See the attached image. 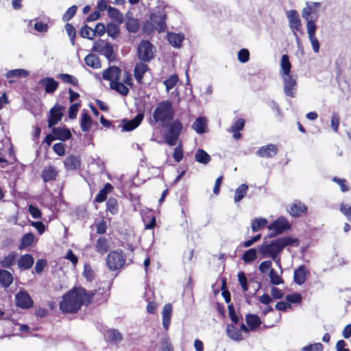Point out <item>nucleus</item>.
<instances>
[{
	"mask_svg": "<svg viewBox=\"0 0 351 351\" xmlns=\"http://www.w3.org/2000/svg\"><path fill=\"white\" fill-rule=\"evenodd\" d=\"M93 125L91 117L86 112H82L80 127L83 132H89Z\"/></svg>",
	"mask_w": 351,
	"mask_h": 351,
	"instance_id": "ea45409f",
	"label": "nucleus"
},
{
	"mask_svg": "<svg viewBox=\"0 0 351 351\" xmlns=\"http://www.w3.org/2000/svg\"><path fill=\"white\" fill-rule=\"evenodd\" d=\"M52 134L54 135L56 139L62 141H65L71 137V133L69 129L60 127L53 128Z\"/></svg>",
	"mask_w": 351,
	"mask_h": 351,
	"instance_id": "7c9ffc66",
	"label": "nucleus"
},
{
	"mask_svg": "<svg viewBox=\"0 0 351 351\" xmlns=\"http://www.w3.org/2000/svg\"><path fill=\"white\" fill-rule=\"evenodd\" d=\"M106 338L108 342L118 343L123 340V335L117 329H109L106 331Z\"/></svg>",
	"mask_w": 351,
	"mask_h": 351,
	"instance_id": "4c0bfd02",
	"label": "nucleus"
},
{
	"mask_svg": "<svg viewBox=\"0 0 351 351\" xmlns=\"http://www.w3.org/2000/svg\"><path fill=\"white\" fill-rule=\"evenodd\" d=\"M324 346L321 343H314L302 348L301 351H323Z\"/></svg>",
	"mask_w": 351,
	"mask_h": 351,
	"instance_id": "0e129e2a",
	"label": "nucleus"
},
{
	"mask_svg": "<svg viewBox=\"0 0 351 351\" xmlns=\"http://www.w3.org/2000/svg\"><path fill=\"white\" fill-rule=\"evenodd\" d=\"M148 70L149 66L143 62H138L136 64L134 70V75L138 84L143 83V75Z\"/></svg>",
	"mask_w": 351,
	"mask_h": 351,
	"instance_id": "bb28decb",
	"label": "nucleus"
},
{
	"mask_svg": "<svg viewBox=\"0 0 351 351\" xmlns=\"http://www.w3.org/2000/svg\"><path fill=\"white\" fill-rule=\"evenodd\" d=\"M178 76L176 74L171 75L169 78L165 80L163 82V84L165 86L167 91H169L171 89H172L178 83Z\"/></svg>",
	"mask_w": 351,
	"mask_h": 351,
	"instance_id": "5fc2aeb1",
	"label": "nucleus"
},
{
	"mask_svg": "<svg viewBox=\"0 0 351 351\" xmlns=\"http://www.w3.org/2000/svg\"><path fill=\"white\" fill-rule=\"evenodd\" d=\"M108 14L110 18L114 19L119 23H121L123 20V14L115 8L109 6L108 8Z\"/></svg>",
	"mask_w": 351,
	"mask_h": 351,
	"instance_id": "864d4df0",
	"label": "nucleus"
},
{
	"mask_svg": "<svg viewBox=\"0 0 351 351\" xmlns=\"http://www.w3.org/2000/svg\"><path fill=\"white\" fill-rule=\"evenodd\" d=\"M58 78L61 80L64 83L70 84L73 86H79L78 80L72 75L68 73H61L58 75Z\"/></svg>",
	"mask_w": 351,
	"mask_h": 351,
	"instance_id": "49530a36",
	"label": "nucleus"
},
{
	"mask_svg": "<svg viewBox=\"0 0 351 351\" xmlns=\"http://www.w3.org/2000/svg\"><path fill=\"white\" fill-rule=\"evenodd\" d=\"M195 159L197 162L203 165L208 164L211 160L210 155L202 149L197 150L195 154Z\"/></svg>",
	"mask_w": 351,
	"mask_h": 351,
	"instance_id": "a19ab883",
	"label": "nucleus"
},
{
	"mask_svg": "<svg viewBox=\"0 0 351 351\" xmlns=\"http://www.w3.org/2000/svg\"><path fill=\"white\" fill-rule=\"evenodd\" d=\"M93 300V294H88L84 288L74 287L62 296L60 309L65 313H76L82 305L90 304Z\"/></svg>",
	"mask_w": 351,
	"mask_h": 351,
	"instance_id": "f257e3e1",
	"label": "nucleus"
},
{
	"mask_svg": "<svg viewBox=\"0 0 351 351\" xmlns=\"http://www.w3.org/2000/svg\"><path fill=\"white\" fill-rule=\"evenodd\" d=\"M269 278L272 285H278L283 283L282 279L278 275L274 269H271L269 271Z\"/></svg>",
	"mask_w": 351,
	"mask_h": 351,
	"instance_id": "69168bd1",
	"label": "nucleus"
},
{
	"mask_svg": "<svg viewBox=\"0 0 351 351\" xmlns=\"http://www.w3.org/2000/svg\"><path fill=\"white\" fill-rule=\"evenodd\" d=\"M65 29L68 36L70 38V40L71 44L73 45L75 44V38L76 35V30L73 25L71 23H66L65 25Z\"/></svg>",
	"mask_w": 351,
	"mask_h": 351,
	"instance_id": "e2e57ef3",
	"label": "nucleus"
},
{
	"mask_svg": "<svg viewBox=\"0 0 351 351\" xmlns=\"http://www.w3.org/2000/svg\"><path fill=\"white\" fill-rule=\"evenodd\" d=\"M64 169L66 171H75L80 169L82 160L80 156L71 154L63 161Z\"/></svg>",
	"mask_w": 351,
	"mask_h": 351,
	"instance_id": "f3484780",
	"label": "nucleus"
},
{
	"mask_svg": "<svg viewBox=\"0 0 351 351\" xmlns=\"http://www.w3.org/2000/svg\"><path fill=\"white\" fill-rule=\"evenodd\" d=\"M316 30H317V28H315V27L313 25H311L309 27V28H307L308 38L311 43L313 49L315 53H318L319 51V43L316 38V35H315Z\"/></svg>",
	"mask_w": 351,
	"mask_h": 351,
	"instance_id": "e433bc0d",
	"label": "nucleus"
},
{
	"mask_svg": "<svg viewBox=\"0 0 351 351\" xmlns=\"http://www.w3.org/2000/svg\"><path fill=\"white\" fill-rule=\"evenodd\" d=\"M321 7V3L319 2L306 3V5L303 8L302 12V16L306 21V27L309 28L311 25L317 28L315 22L319 18V10Z\"/></svg>",
	"mask_w": 351,
	"mask_h": 351,
	"instance_id": "20e7f679",
	"label": "nucleus"
},
{
	"mask_svg": "<svg viewBox=\"0 0 351 351\" xmlns=\"http://www.w3.org/2000/svg\"><path fill=\"white\" fill-rule=\"evenodd\" d=\"M308 274H309V272L306 266L304 265H300L294 271L293 280L297 285H302L305 282Z\"/></svg>",
	"mask_w": 351,
	"mask_h": 351,
	"instance_id": "5701e85b",
	"label": "nucleus"
},
{
	"mask_svg": "<svg viewBox=\"0 0 351 351\" xmlns=\"http://www.w3.org/2000/svg\"><path fill=\"white\" fill-rule=\"evenodd\" d=\"M172 311V305L170 303L166 304L162 309V325L166 330L169 329L171 324Z\"/></svg>",
	"mask_w": 351,
	"mask_h": 351,
	"instance_id": "a878e982",
	"label": "nucleus"
},
{
	"mask_svg": "<svg viewBox=\"0 0 351 351\" xmlns=\"http://www.w3.org/2000/svg\"><path fill=\"white\" fill-rule=\"evenodd\" d=\"M245 322L247 326L241 322V329L246 334H249L250 331H256L262 323L258 315L251 313H248L245 315Z\"/></svg>",
	"mask_w": 351,
	"mask_h": 351,
	"instance_id": "9d476101",
	"label": "nucleus"
},
{
	"mask_svg": "<svg viewBox=\"0 0 351 351\" xmlns=\"http://www.w3.org/2000/svg\"><path fill=\"white\" fill-rule=\"evenodd\" d=\"M77 10V5H72L65 12V13L62 16V20L64 22H68L70 21L76 14Z\"/></svg>",
	"mask_w": 351,
	"mask_h": 351,
	"instance_id": "052dcab7",
	"label": "nucleus"
},
{
	"mask_svg": "<svg viewBox=\"0 0 351 351\" xmlns=\"http://www.w3.org/2000/svg\"><path fill=\"white\" fill-rule=\"evenodd\" d=\"M34 260L31 254L22 255L18 260L17 264L20 269H29L34 265Z\"/></svg>",
	"mask_w": 351,
	"mask_h": 351,
	"instance_id": "2f4dec72",
	"label": "nucleus"
},
{
	"mask_svg": "<svg viewBox=\"0 0 351 351\" xmlns=\"http://www.w3.org/2000/svg\"><path fill=\"white\" fill-rule=\"evenodd\" d=\"M167 15L164 12H159L158 14H152L150 19L153 23L147 22L144 23L143 29L145 31H154L155 28L158 32H164L167 27L166 25Z\"/></svg>",
	"mask_w": 351,
	"mask_h": 351,
	"instance_id": "0eeeda50",
	"label": "nucleus"
},
{
	"mask_svg": "<svg viewBox=\"0 0 351 351\" xmlns=\"http://www.w3.org/2000/svg\"><path fill=\"white\" fill-rule=\"evenodd\" d=\"M238 280L241 286L242 290L244 292L248 291V285H247V279L245 276V274L243 271H240L238 274Z\"/></svg>",
	"mask_w": 351,
	"mask_h": 351,
	"instance_id": "774afa93",
	"label": "nucleus"
},
{
	"mask_svg": "<svg viewBox=\"0 0 351 351\" xmlns=\"http://www.w3.org/2000/svg\"><path fill=\"white\" fill-rule=\"evenodd\" d=\"M121 73V69L119 67L111 66L103 71L102 77L104 80L110 81V83L119 81Z\"/></svg>",
	"mask_w": 351,
	"mask_h": 351,
	"instance_id": "6ab92c4d",
	"label": "nucleus"
},
{
	"mask_svg": "<svg viewBox=\"0 0 351 351\" xmlns=\"http://www.w3.org/2000/svg\"><path fill=\"white\" fill-rule=\"evenodd\" d=\"M257 258V252L255 248H250L246 250L242 256L243 261L245 263H250L255 261Z\"/></svg>",
	"mask_w": 351,
	"mask_h": 351,
	"instance_id": "8fccbe9b",
	"label": "nucleus"
},
{
	"mask_svg": "<svg viewBox=\"0 0 351 351\" xmlns=\"http://www.w3.org/2000/svg\"><path fill=\"white\" fill-rule=\"evenodd\" d=\"M167 125L168 126L165 134V141L169 145L173 146L182 132L183 125L179 119L173 120Z\"/></svg>",
	"mask_w": 351,
	"mask_h": 351,
	"instance_id": "423d86ee",
	"label": "nucleus"
},
{
	"mask_svg": "<svg viewBox=\"0 0 351 351\" xmlns=\"http://www.w3.org/2000/svg\"><path fill=\"white\" fill-rule=\"evenodd\" d=\"M85 63L87 66L93 69H99L101 67V62L99 56L89 53L84 58Z\"/></svg>",
	"mask_w": 351,
	"mask_h": 351,
	"instance_id": "58836bf2",
	"label": "nucleus"
},
{
	"mask_svg": "<svg viewBox=\"0 0 351 351\" xmlns=\"http://www.w3.org/2000/svg\"><path fill=\"white\" fill-rule=\"evenodd\" d=\"M289 213L293 217H301L307 214L308 207L300 201L293 202L290 205Z\"/></svg>",
	"mask_w": 351,
	"mask_h": 351,
	"instance_id": "a211bd4d",
	"label": "nucleus"
},
{
	"mask_svg": "<svg viewBox=\"0 0 351 351\" xmlns=\"http://www.w3.org/2000/svg\"><path fill=\"white\" fill-rule=\"evenodd\" d=\"M125 26L129 32L136 33L139 29L140 23L138 19L133 17H128L126 19Z\"/></svg>",
	"mask_w": 351,
	"mask_h": 351,
	"instance_id": "37998d69",
	"label": "nucleus"
},
{
	"mask_svg": "<svg viewBox=\"0 0 351 351\" xmlns=\"http://www.w3.org/2000/svg\"><path fill=\"white\" fill-rule=\"evenodd\" d=\"M59 176L58 169L53 165H49L43 167L40 177L45 183L54 182Z\"/></svg>",
	"mask_w": 351,
	"mask_h": 351,
	"instance_id": "ddd939ff",
	"label": "nucleus"
},
{
	"mask_svg": "<svg viewBox=\"0 0 351 351\" xmlns=\"http://www.w3.org/2000/svg\"><path fill=\"white\" fill-rule=\"evenodd\" d=\"M110 87L123 96H126L129 93L128 88L124 84L120 82L119 80L110 82Z\"/></svg>",
	"mask_w": 351,
	"mask_h": 351,
	"instance_id": "c03bdc74",
	"label": "nucleus"
},
{
	"mask_svg": "<svg viewBox=\"0 0 351 351\" xmlns=\"http://www.w3.org/2000/svg\"><path fill=\"white\" fill-rule=\"evenodd\" d=\"M291 64L287 54H284L281 57L280 60V75H291Z\"/></svg>",
	"mask_w": 351,
	"mask_h": 351,
	"instance_id": "72a5a7b5",
	"label": "nucleus"
},
{
	"mask_svg": "<svg viewBox=\"0 0 351 351\" xmlns=\"http://www.w3.org/2000/svg\"><path fill=\"white\" fill-rule=\"evenodd\" d=\"M106 266L111 271L121 269L125 264V256L121 250L110 251L106 256Z\"/></svg>",
	"mask_w": 351,
	"mask_h": 351,
	"instance_id": "39448f33",
	"label": "nucleus"
},
{
	"mask_svg": "<svg viewBox=\"0 0 351 351\" xmlns=\"http://www.w3.org/2000/svg\"><path fill=\"white\" fill-rule=\"evenodd\" d=\"M38 84L44 87L45 91L47 94H53L59 86V82L51 77L42 78L38 82Z\"/></svg>",
	"mask_w": 351,
	"mask_h": 351,
	"instance_id": "aec40b11",
	"label": "nucleus"
},
{
	"mask_svg": "<svg viewBox=\"0 0 351 351\" xmlns=\"http://www.w3.org/2000/svg\"><path fill=\"white\" fill-rule=\"evenodd\" d=\"M80 107V102L72 104L69 108L68 117L71 119L76 118L79 108Z\"/></svg>",
	"mask_w": 351,
	"mask_h": 351,
	"instance_id": "338daca9",
	"label": "nucleus"
},
{
	"mask_svg": "<svg viewBox=\"0 0 351 351\" xmlns=\"http://www.w3.org/2000/svg\"><path fill=\"white\" fill-rule=\"evenodd\" d=\"M206 119L204 117L197 118L192 125V128L198 134H203L206 132Z\"/></svg>",
	"mask_w": 351,
	"mask_h": 351,
	"instance_id": "79ce46f5",
	"label": "nucleus"
},
{
	"mask_svg": "<svg viewBox=\"0 0 351 351\" xmlns=\"http://www.w3.org/2000/svg\"><path fill=\"white\" fill-rule=\"evenodd\" d=\"M17 258V253L12 251L8 254V256H5L1 261L0 265L3 268L9 269L15 265Z\"/></svg>",
	"mask_w": 351,
	"mask_h": 351,
	"instance_id": "c9c22d12",
	"label": "nucleus"
},
{
	"mask_svg": "<svg viewBox=\"0 0 351 351\" xmlns=\"http://www.w3.org/2000/svg\"><path fill=\"white\" fill-rule=\"evenodd\" d=\"M101 54L104 55L109 62H113L116 59L113 46L110 43L106 45Z\"/></svg>",
	"mask_w": 351,
	"mask_h": 351,
	"instance_id": "603ef678",
	"label": "nucleus"
},
{
	"mask_svg": "<svg viewBox=\"0 0 351 351\" xmlns=\"http://www.w3.org/2000/svg\"><path fill=\"white\" fill-rule=\"evenodd\" d=\"M283 80L284 92L285 95L290 97L295 96V90L297 86L296 80L291 75L282 76Z\"/></svg>",
	"mask_w": 351,
	"mask_h": 351,
	"instance_id": "2eb2a0df",
	"label": "nucleus"
},
{
	"mask_svg": "<svg viewBox=\"0 0 351 351\" xmlns=\"http://www.w3.org/2000/svg\"><path fill=\"white\" fill-rule=\"evenodd\" d=\"M175 111L171 101L163 100L157 104L154 109L149 123L152 125L157 124L161 126H166L173 120Z\"/></svg>",
	"mask_w": 351,
	"mask_h": 351,
	"instance_id": "7ed1b4c3",
	"label": "nucleus"
},
{
	"mask_svg": "<svg viewBox=\"0 0 351 351\" xmlns=\"http://www.w3.org/2000/svg\"><path fill=\"white\" fill-rule=\"evenodd\" d=\"M248 190V186L245 184H242L239 186L236 189L234 200L235 202H240L246 195Z\"/></svg>",
	"mask_w": 351,
	"mask_h": 351,
	"instance_id": "09e8293b",
	"label": "nucleus"
},
{
	"mask_svg": "<svg viewBox=\"0 0 351 351\" xmlns=\"http://www.w3.org/2000/svg\"><path fill=\"white\" fill-rule=\"evenodd\" d=\"M167 38L169 44L173 47H180L184 40V36L182 33L169 32Z\"/></svg>",
	"mask_w": 351,
	"mask_h": 351,
	"instance_id": "cd10ccee",
	"label": "nucleus"
},
{
	"mask_svg": "<svg viewBox=\"0 0 351 351\" xmlns=\"http://www.w3.org/2000/svg\"><path fill=\"white\" fill-rule=\"evenodd\" d=\"M236 325L234 324L227 325V335L232 340L241 341L243 339L242 335L243 330L241 329V327L237 328Z\"/></svg>",
	"mask_w": 351,
	"mask_h": 351,
	"instance_id": "393cba45",
	"label": "nucleus"
},
{
	"mask_svg": "<svg viewBox=\"0 0 351 351\" xmlns=\"http://www.w3.org/2000/svg\"><path fill=\"white\" fill-rule=\"evenodd\" d=\"M83 276L88 282H91L95 278V272L90 265L86 263L84 266Z\"/></svg>",
	"mask_w": 351,
	"mask_h": 351,
	"instance_id": "6e6d98bb",
	"label": "nucleus"
},
{
	"mask_svg": "<svg viewBox=\"0 0 351 351\" xmlns=\"http://www.w3.org/2000/svg\"><path fill=\"white\" fill-rule=\"evenodd\" d=\"M16 304L23 309H29L34 306V301L25 291H19L15 295Z\"/></svg>",
	"mask_w": 351,
	"mask_h": 351,
	"instance_id": "f8f14e48",
	"label": "nucleus"
},
{
	"mask_svg": "<svg viewBox=\"0 0 351 351\" xmlns=\"http://www.w3.org/2000/svg\"><path fill=\"white\" fill-rule=\"evenodd\" d=\"M278 149L276 145L268 144L260 147L257 152L256 155L261 158H272L278 153Z\"/></svg>",
	"mask_w": 351,
	"mask_h": 351,
	"instance_id": "4be33fe9",
	"label": "nucleus"
},
{
	"mask_svg": "<svg viewBox=\"0 0 351 351\" xmlns=\"http://www.w3.org/2000/svg\"><path fill=\"white\" fill-rule=\"evenodd\" d=\"M64 107L56 104L49 110V116L48 118V127L51 128L58 124L62 120L63 117L62 110Z\"/></svg>",
	"mask_w": 351,
	"mask_h": 351,
	"instance_id": "4468645a",
	"label": "nucleus"
},
{
	"mask_svg": "<svg viewBox=\"0 0 351 351\" xmlns=\"http://www.w3.org/2000/svg\"><path fill=\"white\" fill-rule=\"evenodd\" d=\"M114 186L110 183H106L94 199L95 203H102L106 200L108 193L112 192Z\"/></svg>",
	"mask_w": 351,
	"mask_h": 351,
	"instance_id": "b1692460",
	"label": "nucleus"
},
{
	"mask_svg": "<svg viewBox=\"0 0 351 351\" xmlns=\"http://www.w3.org/2000/svg\"><path fill=\"white\" fill-rule=\"evenodd\" d=\"M29 73L27 71L22 69H17L9 71L6 74L5 77L9 80L10 83H12L15 81V79L21 78L23 77L28 76Z\"/></svg>",
	"mask_w": 351,
	"mask_h": 351,
	"instance_id": "473e14b6",
	"label": "nucleus"
},
{
	"mask_svg": "<svg viewBox=\"0 0 351 351\" xmlns=\"http://www.w3.org/2000/svg\"><path fill=\"white\" fill-rule=\"evenodd\" d=\"M95 226L97 234L102 236V234L106 232L108 226L106 221L104 219L95 222Z\"/></svg>",
	"mask_w": 351,
	"mask_h": 351,
	"instance_id": "13d9d810",
	"label": "nucleus"
},
{
	"mask_svg": "<svg viewBox=\"0 0 351 351\" xmlns=\"http://www.w3.org/2000/svg\"><path fill=\"white\" fill-rule=\"evenodd\" d=\"M106 210L112 215H116L119 212V204L118 200L115 197H110L107 199L106 204Z\"/></svg>",
	"mask_w": 351,
	"mask_h": 351,
	"instance_id": "f704fd0d",
	"label": "nucleus"
},
{
	"mask_svg": "<svg viewBox=\"0 0 351 351\" xmlns=\"http://www.w3.org/2000/svg\"><path fill=\"white\" fill-rule=\"evenodd\" d=\"M300 245L298 239L291 237H283L274 239L269 242L264 241L258 247L259 252L263 257L275 260L283 249L287 246L298 247Z\"/></svg>",
	"mask_w": 351,
	"mask_h": 351,
	"instance_id": "f03ea898",
	"label": "nucleus"
},
{
	"mask_svg": "<svg viewBox=\"0 0 351 351\" xmlns=\"http://www.w3.org/2000/svg\"><path fill=\"white\" fill-rule=\"evenodd\" d=\"M287 16L289 21V27L292 30L297 43H299L300 39L297 32H300L301 34H303L302 24L299 14L297 10H291L287 12Z\"/></svg>",
	"mask_w": 351,
	"mask_h": 351,
	"instance_id": "6e6552de",
	"label": "nucleus"
},
{
	"mask_svg": "<svg viewBox=\"0 0 351 351\" xmlns=\"http://www.w3.org/2000/svg\"><path fill=\"white\" fill-rule=\"evenodd\" d=\"M267 223L268 221L265 218H256L252 221V230L256 232L265 228Z\"/></svg>",
	"mask_w": 351,
	"mask_h": 351,
	"instance_id": "a18cd8bd",
	"label": "nucleus"
},
{
	"mask_svg": "<svg viewBox=\"0 0 351 351\" xmlns=\"http://www.w3.org/2000/svg\"><path fill=\"white\" fill-rule=\"evenodd\" d=\"M88 294H93V300H95L98 305L106 302L110 295V293L106 291H105L104 289H99L98 290H96L95 292H88Z\"/></svg>",
	"mask_w": 351,
	"mask_h": 351,
	"instance_id": "c756f323",
	"label": "nucleus"
},
{
	"mask_svg": "<svg viewBox=\"0 0 351 351\" xmlns=\"http://www.w3.org/2000/svg\"><path fill=\"white\" fill-rule=\"evenodd\" d=\"M153 48V45L149 40H142L138 47V56L139 59L143 62L152 60L154 57Z\"/></svg>",
	"mask_w": 351,
	"mask_h": 351,
	"instance_id": "1a4fd4ad",
	"label": "nucleus"
},
{
	"mask_svg": "<svg viewBox=\"0 0 351 351\" xmlns=\"http://www.w3.org/2000/svg\"><path fill=\"white\" fill-rule=\"evenodd\" d=\"M80 35L84 38L88 40H93L95 37V33L93 29L89 27L88 25H83L80 30Z\"/></svg>",
	"mask_w": 351,
	"mask_h": 351,
	"instance_id": "3c124183",
	"label": "nucleus"
},
{
	"mask_svg": "<svg viewBox=\"0 0 351 351\" xmlns=\"http://www.w3.org/2000/svg\"><path fill=\"white\" fill-rule=\"evenodd\" d=\"M144 119V112L138 113L136 117L131 119H123V131L130 132L136 129L141 123Z\"/></svg>",
	"mask_w": 351,
	"mask_h": 351,
	"instance_id": "dca6fc26",
	"label": "nucleus"
},
{
	"mask_svg": "<svg viewBox=\"0 0 351 351\" xmlns=\"http://www.w3.org/2000/svg\"><path fill=\"white\" fill-rule=\"evenodd\" d=\"M14 277L12 273L6 269H0V284L5 289L8 288L13 282Z\"/></svg>",
	"mask_w": 351,
	"mask_h": 351,
	"instance_id": "c85d7f7f",
	"label": "nucleus"
},
{
	"mask_svg": "<svg viewBox=\"0 0 351 351\" xmlns=\"http://www.w3.org/2000/svg\"><path fill=\"white\" fill-rule=\"evenodd\" d=\"M93 247L96 252L103 256L110 250V245L109 239L104 236H99Z\"/></svg>",
	"mask_w": 351,
	"mask_h": 351,
	"instance_id": "412c9836",
	"label": "nucleus"
},
{
	"mask_svg": "<svg viewBox=\"0 0 351 351\" xmlns=\"http://www.w3.org/2000/svg\"><path fill=\"white\" fill-rule=\"evenodd\" d=\"M332 180L340 186L341 191L343 193L347 192L350 190V186H348L346 179L334 177Z\"/></svg>",
	"mask_w": 351,
	"mask_h": 351,
	"instance_id": "680f3d73",
	"label": "nucleus"
},
{
	"mask_svg": "<svg viewBox=\"0 0 351 351\" xmlns=\"http://www.w3.org/2000/svg\"><path fill=\"white\" fill-rule=\"evenodd\" d=\"M106 32L109 36L116 38L119 34V28L117 25L109 23L106 26Z\"/></svg>",
	"mask_w": 351,
	"mask_h": 351,
	"instance_id": "bf43d9fd",
	"label": "nucleus"
},
{
	"mask_svg": "<svg viewBox=\"0 0 351 351\" xmlns=\"http://www.w3.org/2000/svg\"><path fill=\"white\" fill-rule=\"evenodd\" d=\"M108 42H105L102 39L97 40L94 42L93 46L92 48V51L97 52L100 54L102 53L106 45L108 44Z\"/></svg>",
	"mask_w": 351,
	"mask_h": 351,
	"instance_id": "4d7b16f0",
	"label": "nucleus"
},
{
	"mask_svg": "<svg viewBox=\"0 0 351 351\" xmlns=\"http://www.w3.org/2000/svg\"><path fill=\"white\" fill-rule=\"evenodd\" d=\"M34 240V235L32 232L25 234L21 241L19 249H24L32 245Z\"/></svg>",
	"mask_w": 351,
	"mask_h": 351,
	"instance_id": "de8ad7c7",
	"label": "nucleus"
},
{
	"mask_svg": "<svg viewBox=\"0 0 351 351\" xmlns=\"http://www.w3.org/2000/svg\"><path fill=\"white\" fill-rule=\"evenodd\" d=\"M267 228L269 230L274 231V233L271 235V237H274L282 234L286 230H290L291 226L287 219L284 217H279L270 223Z\"/></svg>",
	"mask_w": 351,
	"mask_h": 351,
	"instance_id": "9b49d317",
	"label": "nucleus"
}]
</instances>
